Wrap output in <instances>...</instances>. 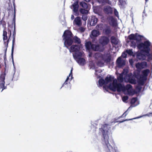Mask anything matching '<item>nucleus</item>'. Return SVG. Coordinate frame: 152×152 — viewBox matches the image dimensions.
<instances>
[{"instance_id":"nucleus-1","label":"nucleus","mask_w":152,"mask_h":152,"mask_svg":"<svg viewBox=\"0 0 152 152\" xmlns=\"http://www.w3.org/2000/svg\"><path fill=\"white\" fill-rule=\"evenodd\" d=\"M99 84L100 86L104 85V88L105 86L107 87L113 91H122L125 94L130 95H132L134 93V91L131 85L128 84L126 86H124L120 83H118L117 80L114 79L113 76L109 75L107 76L104 80L102 79H100L99 81Z\"/></svg>"},{"instance_id":"nucleus-2","label":"nucleus","mask_w":152,"mask_h":152,"mask_svg":"<svg viewBox=\"0 0 152 152\" xmlns=\"http://www.w3.org/2000/svg\"><path fill=\"white\" fill-rule=\"evenodd\" d=\"M63 40L64 41V45L68 48L70 52H74L73 54H79L80 52H83L82 51V45H74L71 46L70 48L69 47L71 46L73 42L72 37V33L69 31H65L62 36Z\"/></svg>"},{"instance_id":"nucleus-3","label":"nucleus","mask_w":152,"mask_h":152,"mask_svg":"<svg viewBox=\"0 0 152 152\" xmlns=\"http://www.w3.org/2000/svg\"><path fill=\"white\" fill-rule=\"evenodd\" d=\"M110 128L109 126L107 124L102 125L99 129V133L102 135V142L104 145L107 148V152H117V148L113 141V146L109 143L108 134L110 132Z\"/></svg>"},{"instance_id":"nucleus-4","label":"nucleus","mask_w":152,"mask_h":152,"mask_svg":"<svg viewBox=\"0 0 152 152\" xmlns=\"http://www.w3.org/2000/svg\"><path fill=\"white\" fill-rule=\"evenodd\" d=\"M151 43L148 40H146L144 43L139 44L137 48L140 50L141 52L137 55V58L140 60H144L148 57V61L152 60V51L149 48Z\"/></svg>"},{"instance_id":"nucleus-5","label":"nucleus","mask_w":152,"mask_h":152,"mask_svg":"<svg viewBox=\"0 0 152 152\" xmlns=\"http://www.w3.org/2000/svg\"><path fill=\"white\" fill-rule=\"evenodd\" d=\"M128 70L127 69H124L121 74H117V79L120 82H122L124 80L126 82H129L132 84H135L136 80L132 73L128 74Z\"/></svg>"},{"instance_id":"nucleus-6","label":"nucleus","mask_w":152,"mask_h":152,"mask_svg":"<svg viewBox=\"0 0 152 152\" xmlns=\"http://www.w3.org/2000/svg\"><path fill=\"white\" fill-rule=\"evenodd\" d=\"M94 57L98 60L97 62L98 66L102 67L104 66L105 63L110 64L111 61V57L109 55H102L100 53H95Z\"/></svg>"},{"instance_id":"nucleus-7","label":"nucleus","mask_w":152,"mask_h":152,"mask_svg":"<svg viewBox=\"0 0 152 152\" xmlns=\"http://www.w3.org/2000/svg\"><path fill=\"white\" fill-rule=\"evenodd\" d=\"M142 37L137 34H132L129 35L128 38L130 40V46L133 48H135L136 44L141 40Z\"/></svg>"},{"instance_id":"nucleus-8","label":"nucleus","mask_w":152,"mask_h":152,"mask_svg":"<svg viewBox=\"0 0 152 152\" xmlns=\"http://www.w3.org/2000/svg\"><path fill=\"white\" fill-rule=\"evenodd\" d=\"M150 73V70L146 69L142 71V75L137 77V82L139 85H142L144 82L147 79V76Z\"/></svg>"},{"instance_id":"nucleus-9","label":"nucleus","mask_w":152,"mask_h":152,"mask_svg":"<svg viewBox=\"0 0 152 152\" xmlns=\"http://www.w3.org/2000/svg\"><path fill=\"white\" fill-rule=\"evenodd\" d=\"M83 52L80 53L78 55L77 54L73 55L74 58L80 66H84L86 63L85 59L82 57L83 56Z\"/></svg>"},{"instance_id":"nucleus-10","label":"nucleus","mask_w":152,"mask_h":152,"mask_svg":"<svg viewBox=\"0 0 152 152\" xmlns=\"http://www.w3.org/2000/svg\"><path fill=\"white\" fill-rule=\"evenodd\" d=\"M131 103L132 107L130 106L129 107L126 111L122 115V116L123 117L126 116L127 115V112L129 110H131L132 107H135L137 105L139 104V102L137 100V98H133L131 100Z\"/></svg>"},{"instance_id":"nucleus-11","label":"nucleus","mask_w":152,"mask_h":152,"mask_svg":"<svg viewBox=\"0 0 152 152\" xmlns=\"http://www.w3.org/2000/svg\"><path fill=\"white\" fill-rule=\"evenodd\" d=\"M5 75L1 74L0 77V89H1V91L6 88V86H5Z\"/></svg>"},{"instance_id":"nucleus-12","label":"nucleus","mask_w":152,"mask_h":152,"mask_svg":"<svg viewBox=\"0 0 152 152\" xmlns=\"http://www.w3.org/2000/svg\"><path fill=\"white\" fill-rule=\"evenodd\" d=\"M109 42V39L108 38L105 37H102L99 39V43L102 46L106 45Z\"/></svg>"},{"instance_id":"nucleus-13","label":"nucleus","mask_w":152,"mask_h":152,"mask_svg":"<svg viewBox=\"0 0 152 152\" xmlns=\"http://www.w3.org/2000/svg\"><path fill=\"white\" fill-rule=\"evenodd\" d=\"M72 68L71 70V72L69 75L67 77L65 82L63 85L62 86H64L66 85H70V81L73 78L72 75Z\"/></svg>"},{"instance_id":"nucleus-14","label":"nucleus","mask_w":152,"mask_h":152,"mask_svg":"<svg viewBox=\"0 0 152 152\" xmlns=\"http://www.w3.org/2000/svg\"><path fill=\"white\" fill-rule=\"evenodd\" d=\"M116 64L119 67H121L125 64V61L121 57H119L116 61Z\"/></svg>"},{"instance_id":"nucleus-15","label":"nucleus","mask_w":152,"mask_h":152,"mask_svg":"<svg viewBox=\"0 0 152 152\" xmlns=\"http://www.w3.org/2000/svg\"><path fill=\"white\" fill-rule=\"evenodd\" d=\"M74 25H76L78 26H80L82 25L81 19L80 17H77L73 21Z\"/></svg>"},{"instance_id":"nucleus-16","label":"nucleus","mask_w":152,"mask_h":152,"mask_svg":"<svg viewBox=\"0 0 152 152\" xmlns=\"http://www.w3.org/2000/svg\"><path fill=\"white\" fill-rule=\"evenodd\" d=\"M78 3L77 2H76L71 6L70 8L72 9L73 11L75 13H76L78 11Z\"/></svg>"},{"instance_id":"nucleus-17","label":"nucleus","mask_w":152,"mask_h":152,"mask_svg":"<svg viewBox=\"0 0 152 152\" xmlns=\"http://www.w3.org/2000/svg\"><path fill=\"white\" fill-rule=\"evenodd\" d=\"M113 8H111L109 6H106L104 7V11L106 13L111 14L113 12Z\"/></svg>"},{"instance_id":"nucleus-18","label":"nucleus","mask_w":152,"mask_h":152,"mask_svg":"<svg viewBox=\"0 0 152 152\" xmlns=\"http://www.w3.org/2000/svg\"><path fill=\"white\" fill-rule=\"evenodd\" d=\"M100 34V33L99 31L96 30H93L92 31L90 37L91 38L94 37H96Z\"/></svg>"},{"instance_id":"nucleus-19","label":"nucleus","mask_w":152,"mask_h":152,"mask_svg":"<svg viewBox=\"0 0 152 152\" xmlns=\"http://www.w3.org/2000/svg\"><path fill=\"white\" fill-rule=\"evenodd\" d=\"M111 42L113 45H118L119 41L118 39L115 37L113 36L111 37Z\"/></svg>"},{"instance_id":"nucleus-20","label":"nucleus","mask_w":152,"mask_h":152,"mask_svg":"<svg viewBox=\"0 0 152 152\" xmlns=\"http://www.w3.org/2000/svg\"><path fill=\"white\" fill-rule=\"evenodd\" d=\"M100 4L102 5L106 4H111V2L109 0H96Z\"/></svg>"},{"instance_id":"nucleus-21","label":"nucleus","mask_w":152,"mask_h":152,"mask_svg":"<svg viewBox=\"0 0 152 152\" xmlns=\"http://www.w3.org/2000/svg\"><path fill=\"white\" fill-rule=\"evenodd\" d=\"M98 19L95 16H92L91 18V21L90 22V25L93 26L95 25L97 23Z\"/></svg>"},{"instance_id":"nucleus-22","label":"nucleus","mask_w":152,"mask_h":152,"mask_svg":"<svg viewBox=\"0 0 152 152\" xmlns=\"http://www.w3.org/2000/svg\"><path fill=\"white\" fill-rule=\"evenodd\" d=\"M109 22L110 25L115 26L116 24V21L113 17H110L109 18Z\"/></svg>"},{"instance_id":"nucleus-23","label":"nucleus","mask_w":152,"mask_h":152,"mask_svg":"<svg viewBox=\"0 0 152 152\" xmlns=\"http://www.w3.org/2000/svg\"><path fill=\"white\" fill-rule=\"evenodd\" d=\"M93 45L90 42H86L85 43V46L87 49L89 50L92 49Z\"/></svg>"},{"instance_id":"nucleus-24","label":"nucleus","mask_w":152,"mask_h":152,"mask_svg":"<svg viewBox=\"0 0 152 152\" xmlns=\"http://www.w3.org/2000/svg\"><path fill=\"white\" fill-rule=\"evenodd\" d=\"M95 75L96 76H97V77H98V78H100L101 77V75L100 73L102 72V71L101 70L97 69H96L95 70Z\"/></svg>"},{"instance_id":"nucleus-25","label":"nucleus","mask_w":152,"mask_h":152,"mask_svg":"<svg viewBox=\"0 0 152 152\" xmlns=\"http://www.w3.org/2000/svg\"><path fill=\"white\" fill-rule=\"evenodd\" d=\"M92 49L96 51H100L99 46V45H93L92 46Z\"/></svg>"},{"instance_id":"nucleus-26","label":"nucleus","mask_w":152,"mask_h":152,"mask_svg":"<svg viewBox=\"0 0 152 152\" xmlns=\"http://www.w3.org/2000/svg\"><path fill=\"white\" fill-rule=\"evenodd\" d=\"M103 31L106 34H108L110 33L111 30L109 27L106 26L105 28L103 29Z\"/></svg>"},{"instance_id":"nucleus-27","label":"nucleus","mask_w":152,"mask_h":152,"mask_svg":"<svg viewBox=\"0 0 152 152\" xmlns=\"http://www.w3.org/2000/svg\"><path fill=\"white\" fill-rule=\"evenodd\" d=\"M80 4L84 9H87L88 8L87 4L84 2H80Z\"/></svg>"},{"instance_id":"nucleus-28","label":"nucleus","mask_w":152,"mask_h":152,"mask_svg":"<svg viewBox=\"0 0 152 152\" xmlns=\"http://www.w3.org/2000/svg\"><path fill=\"white\" fill-rule=\"evenodd\" d=\"M72 39H73L75 43L77 44H80L81 41L80 38L77 37V36H75L73 38L72 37Z\"/></svg>"},{"instance_id":"nucleus-29","label":"nucleus","mask_w":152,"mask_h":152,"mask_svg":"<svg viewBox=\"0 0 152 152\" xmlns=\"http://www.w3.org/2000/svg\"><path fill=\"white\" fill-rule=\"evenodd\" d=\"M103 27H104V26L102 24H100L97 25L96 27V28L98 30H102Z\"/></svg>"},{"instance_id":"nucleus-30","label":"nucleus","mask_w":152,"mask_h":152,"mask_svg":"<svg viewBox=\"0 0 152 152\" xmlns=\"http://www.w3.org/2000/svg\"><path fill=\"white\" fill-rule=\"evenodd\" d=\"M86 9H80V12L82 14H87L88 12V11Z\"/></svg>"},{"instance_id":"nucleus-31","label":"nucleus","mask_w":152,"mask_h":152,"mask_svg":"<svg viewBox=\"0 0 152 152\" xmlns=\"http://www.w3.org/2000/svg\"><path fill=\"white\" fill-rule=\"evenodd\" d=\"M126 53L129 55L131 56L134 55V53L132 49H129L126 50Z\"/></svg>"},{"instance_id":"nucleus-32","label":"nucleus","mask_w":152,"mask_h":152,"mask_svg":"<svg viewBox=\"0 0 152 152\" xmlns=\"http://www.w3.org/2000/svg\"><path fill=\"white\" fill-rule=\"evenodd\" d=\"M15 41V37L13 38V39L12 41V53H13L14 50V45Z\"/></svg>"},{"instance_id":"nucleus-33","label":"nucleus","mask_w":152,"mask_h":152,"mask_svg":"<svg viewBox=\"0 0 152 152\" xmlns=\"http://www.w3.org/2000/svg\"><path fill=\"white\" fill-rule=\"evenodd\" d=\"M142 69L146 68L147 66L146 62H143L141 63Z\"/></svg>"},{"instance_id":"nucleus-34","label":"nucleus","mask_w":152,"mask_h":152,"mask_svg":"<svg viewBox=\"0 0 152 152\" xmlns=\"http://www.w3.org/2000/svg\"><path fill=\"white\" fill-rule=\"evenodd\" d=\"M136 68L139 69H142L141 64V63H138L136 65Z\"/></svg>"},{"instance_id":"nucleus-35","label":"nucleus","mask_w":152,"mask_h":152,"mask_svg":"<svg viewBox=\"0 0 152 152\" xmlns=\"http://www.w3.org/2000/svg\"><path fill=\"white\" fill-rule=\"evenodd\" d=\"M113 9H114V13L115 15L117 17H118L119 15H118V12L117 11V10L116 9L113 8Z\"/></svg>"},{"instance_id":"nucleus-36","label":"nucleus","mask_w":152,"mask_h":152,"mask_svg":"<svg viewBox=\"0 0 152 152\" xmlns=\"http://www.w3.org/2000/svg\"><path fill=\"white\" fill-rule=\"evenodd\" d=\"M128 97L126 96H123L122 98V100L124 102H126V101L128 100Z\"/></svg>"},{"instance_id":"nucleus-37","label":"nucleus","mask_w":152,"mask_h":152,"mask_svg":"<svg viewBox=\"0 0 152 152\" xmlns=\"http://www.w3.org/2000/svg\"><path fill=\"white\" fill-rule=\"evenodd\" d=\"M89 66L91 67V68H92L93 69H94L95 68L94 65L92 62H90L89 63Z\"/></svg>"},{"instance_id":"nucleus-38","label":"nucleus","mask_w":152,"mask_h":152,"mask_svg":"<svg viewBox=\"0 0 152 152\" xmlns=\"http://www.w3.org/2000/svg\"><path fill=\"white\" fill-rule=\"evenodd\" d=\"M126 53H126V52H124L122 53V54L121 56L123 58H126V55H127Z\"/></svg>"},{"instance_id":"nucleus-39","label":"nucleus","mask_w":152,"mask_h":152,"mask_svg":"<svg viewBox=\"0 0 152 152\" xmlns=\"http://www.w3.org/2000/svg\"><path fill=\"white\" fill-rule=\"evenodd\" d=\"M82 18L84 21H86L87 19V17L86 15H84L82 16Z\"/></svg>"},{"instance_id":"nucleus-40","label":"nucleus","mask_w":152,"mask_h":152,"mask_svg":"<svg viewBox=\"0 0 152 152\" xmlns=\"http://www.w3.org/2000/svg\"><path fill=\"white\" fill-rule=\"evenodd\" d=\"M79 31L81 32H83L85 30V28L83 27H80L79 28Z\"/></svg>"},{"instance_id":"nucleus-41","label":"nucleus","mask_w":152,"mask_h":152,"mask_svg":"<svg viewBox=\"0 0 152 152\" xmlns=\"http://www.w3.org/2000/svg\"><path fill=\"white\" fill-rule=\"evenodd\" d=\"M99 7H94V12L96 13H98V11L97 10V9Z\"/></svg>"},{"instance_id":"nucleus-42","label":"nucleus","mask_w":152,"mask_h":152,"mask_svg":"<svg viewBox=\"0 0 152 152\" xmlns=\"http://www.w3.org/2000/svg\"><path fill=\"white\" fill-rule=\"evenodd\" d=\"M3 36H7V32L5 31H3Z\"/></svg>"},{"instance_id":"nucleus-43","label":"nucleus","mask_w":152,"mask_h":152,"mask_svg":"<svg viewBox=\"0 0 152 152\" xmlns=\"http://www.w3.org/2000/svg\"><path fill=\"white\" fill-rule=\"evenodd\" d=\"M3 40L4 41L7 40V36H3Z\"/></svg>"},{"instance_id":"nucleus-44","label":"nucleus","mask_w":152,"mask_h":152,"mask_svg":"<svg viewBox=\"0 0 152 152\" xmlns=\"http://www.w3.org/2000/svg\"><path fill=\"white\" fill-rule=\"evenodd\" d=\"M15 34H16V32L15 31V28H14V31L13 32V38H14V37H15Z\"/></svg>"},{"instance_id":"nucleus-45","label":"nucleus","mask_w":152,"mask_h":152,"mask_svg":"<svg viewBox=\"0 0 152 152\" xmlns=\"http://www.w3.org/2000/svg\"><path fill=\"white\" fill-rule=\"evenodd\" d=\"M145 115H147L148 116H152V113H149V114Z\"/></svg>"},{"instance_id":"nucleus-46","label":"nucleus","mask_w":152,"mask_h":152,"mask_svg":"<svg viewBox=\"0 0 152 152\" xmlns=\"http://www.w3.org/2000/svg\"><path fill=\"white\" fill-rule=\"evenodd\" d=\"M142 117V116H140V117H137V118H134L133 119H130L129 120H132L133 119H137V118H141Z\"/></svg>"},{"instance_id":"nucleus-47","label":"nucleus","mask_w":152,"mask_h":152,"mask_svg":"<svg viewBox=\"0 0 152 152\" xmlns=\"http://www.w3.org/2000/svg\"><path fill=\"white\" fill-rule=\"evenodd\" d=\"M144 15H145V16H146V14H145V10L143 11V14H142V17H144Z\"/></svg>"},{"instance_id":"nucleus-48","label":"nucleus","mask_w":152,"mask_h":152,"mask_svg":"<svg viewBox=\"0 0 152 152\" xmlns=\"http://www.w3.org/2000/svg\"><path fill=\"white\" fill-rule=\"evenodd\" d=\"M11 79L9 80L8 82L7 83L6 85H9L10 83V82L11 81Z\"/></svg>"},{"instance_id":"nucleus-49","label":"nucleus","mask_w":152,"mask_h":152,"mask_svg":"<svg viewBox=\"0 0 152 152\" xmlns=\"http://www.w3.org/2000/svg\"><path fill=\"white\" fill-rule=\"evenodd\" d=\"M74 16L73 15H72L71 16V19L72 20L74 19Z\"/></svg>"},{"instance_id":"nucleus-50","label":"nucleus","mask_w":152,"mask_h":152,"mask_svg":"<svg viewBox=\"0 0 152 152\" xmlns=\"http://www.w3.org/2000/svg\"><path fill=\"white\" fill-rule=\"evenodd\" d=\"M132 60L131 59H130L129 61V62L130 63V64H132Z\"/></svg>"},{"instance_id":"nucleus-51","label":"nucleus","mask_w":152,"mask_h":152,"mask_svg":"<svg viewBox=\"0 0 152 152\" xmlns=\"http://www.w3.org/2000/svg\"><path fill=\"white\" fill-rule=\"evenodd\" d=\"M92 56V54L91 53H90L89 55V57H91Z\"/></svg>"},{"instance_id":"nucleus-52","label":"nucleus","mask_w":152,"mask_h":152,"mask_svg":"<svg viewBox=\"0 0 152 152\" xmlns=\"http://www.w3.org/2000/svg\"><path fill=\"white\" fill-rule=\"evenodd\" d=\"M83 1H86V2H89L91 0H83Z\"/></svg>"},{"instance_id":"nucleus-53","label":"nucleus","mask_w":152,"mask_h":152,"mask_svg":"<svg viewBox=\"0 0 152 152\" xmlns=\"http://www.w3.org/2000/svg\"><path fill=\"white\" fill-rule=\"evenodd\" d=\"M127 120H124V121H121L120 122H121V123L123 122L124 121H127Z\"/></svg>"},{"instance_id":"nucleus-54","label":"nucleus","mask_w":152,"mask_h":152,"mask_svg":"<svg viewBox=\"0 0 152 152\" xmlns=\"http://www.w3.org/2000/svg\"><path fill=\"white\" fill-rule=\"evenodd\" d=\"M12 63H13V64L14 66V61H13V60L12 61Z\"/></svg>"},{"instance_id":"nucleus-55","label":"nucleus","mask_w":152,"mask_h":152,"mask_svg":"<svg viewBox=\"0 0 152 152\" xmlns=\"http://www.w3.org/2000/svg\"><path fill=\"white\" fill-rule=\"evenodd\" d=\"M93 126V127H94V129H95V128L93 126Z\"/></svg>"},{"instance_id":"nucleus-56","label":"nucleus","mask_w":152,"mask_h":152,"mask_svg":"<svg viewBox=\"0 0 152 152\" xmlns=\"http://www.w3.org/2000/svg\"><path fill=\"white\" fill-rule=\"evenodd\" d=\"M145 0V1H147L148 0Z\"/></svg>"},{"instance_id":"nucleus-57","label":"nucleus","mask_w":152,"mask_h":152,"mask_svg":"<svg viewBox=\"0 0 152 152\" xmlns=\"http://www.w3.org/2000/svg\"><path fill=\"white\" fill-rule=\"evenodd\" d=\"M117 72H116V73L117 74Z\"/></svg>"}]
</instances>
